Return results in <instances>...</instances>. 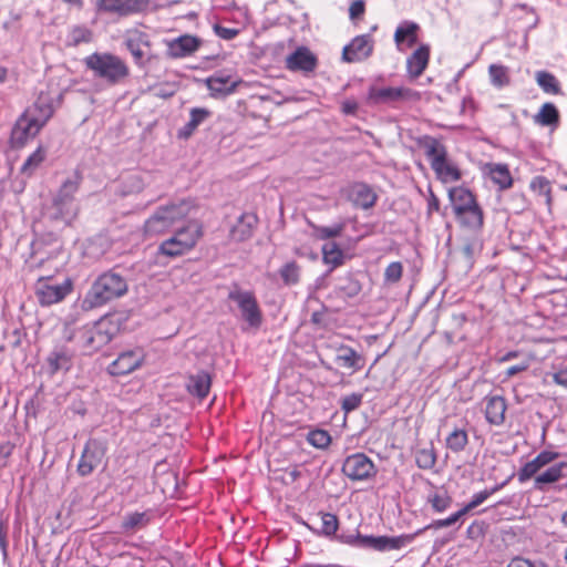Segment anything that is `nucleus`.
Returning <instances> with one entry per match:
<instances>
[{
  "label": "nucleus",
  "mask_w": 567,
  "mask_h": 567,
  "mask_svg": "<svg viewBox=\"0 0 567 567\" xmlns=\"http://www.w3.org/2000/svg\"><path fill=\"white\" fill-rule=\"evenodd\" d=\"M52 115V106L42 101H38L32 106L28 107L12 128V145L16 147L25 145L39 134Z\"/></svg>",
  "instance_id": "f257e3e1"
},
{
  "label": "nucleus",
  "mask_w": 567,
  "mask_h": 567,
  "mask_svg": "<svg viewBox=\"0 0 567 567\" xmlns=\"http://www.w3.org/2000/svg\"><path fill=\"white\" fill-rule=\"evenodd\" d=\"M194 203L190 199H178L156 208L145 220L144 234L157 236L169 230L176 223L186 218L193 210Z\"/></svg>",
  "instance_id": "f03ea898"
},
{
  "label": "nucleus",
  "mask_w": 567,
  "mask_h": 567,
  "mask_svg": "<svg viewBox=\"0 0 567 567\" xmlns=\"http://www.w3.org/2000/svg\"><path fill=\"white\" fill-rule=\"evenodd\" d=\"M126 292V279L114 271H107L99 276L93 282L84 297L83 307L85 309L97 308L124 296Z\"/></svg>",
  "instance_id": "7ed1b4c3"
},
{
  "label": "nucleus",
  "mask_w": 567,
  "mask_h": 567,
  "mask_svg": "<svg viewBox=\"0 0 567 567\" xmlns=\"http://www.w3.org/2000/svg\"><path fill=\"white\" fill-rule=\"evenodd\" d=\"M449 199L456 220L463 227L472 230L483 226L484 215L472 192L463 186L452 187Z\"/></svg>",
  "instance_id": "20e7f679"
},
{
  "label": "nucleus",
  "mask_w": 567,
  "mask_h": 567,
  "mask_svg": "<svg viewBox=\"0 0 567 567\" xmlns=\"http://www.w3.org/2000/svg\"><path fill=\"white\" fill-rule=\"evenodd\" d=\"M84 63L95 78L102 79L111 85L120 83L130 74L126 63L112 53H92L84 59Z\"/></svg>",
  "instance_id": "39448f33"
},
{
  "label": "nucleus",
  "mask_w": 567,
  "mask_h": 567,
  "mask_svg": "<svg viewBox=\"0 0 567 567\" xmlns=\"http://www.w3.org/2000/svg\"><path fill=\"white\" fill-rule=\"evenodd\" d=\"M117 326L110 318L87 324L75 334L76 342L84 353L91 354L106 346L117 333Z\"/></svg>",
  "instance_id": "423d86ee"
},
{
  "label": "nucleus",
  "mask_w": 567,
  "mask_h": 567,
  "mask_svg": "<svg viewBox=\"0 0 567 567\" xmlns=\"http://www.w3.org/2000/svg\"><path fill=\"white\" fill-rule=\"evenodd\" d=\"M202 236V225L197 221H189L171 238L164 240L158 247V252L167 257L182 256L192 250Z\"/></svg>",
  "instance_id": "0eeeda50"
},
{
  "label": "nucleus",
  "mask_w": 567,
  "mask_h": 567,
  "mask_svg": "<svg viewBox=\"0 0 567 567\" xmlns=\"http://www.w3.org/2000/svg\"><path fill=\"white\" fill-rule=\"evenodd\" d=\"M425 154L432 169L442 183H454L461 179L460 169L447 159L446 148L437 140L430 138L425 143Z\"/></svg>",
  "instance_id": "6e6552de"
},
{
  "label": "nucleus",
  "mask_w": 567,
  "mask_h": 567,
  "mask_svg": "<svg viewBox=\"0 0 567 567\" xmlns=\"http://www.w3.org/2000/svg\"><path fill=\"white\" fill-rule=\"evenodd\" d=\"M81 182V175L75 172L62 183L53 197V207L62 219L70 220L76 216L75 194L80 188Z\"/></svg>",
  "instance_id": "1a4fd4ad"
},
{
  "label": "nucleus",
  "mask_w": 567,
  "mask_h": 567,
  "mask_svg": "<svg viewBox=\"0 0 567 567\" xmlns=\"http://www.w3.org/2000/svg\"><path fill=\"white\" fill-rule=\"evenodd\" d=\"M228 299L236 303L246 329L257 330L262 323V312L254 292L235 288L229 291Z\"/></svg>",
  "instance_id": "9d476101"
},
{
  "label": "nucleus",
  "mask_w": 567,
  "mask_h": 567,
  "mask_svg": "<svg viewBox=\"0 0 567 567\" xmlns=\"http://www.w3.org/2000/svg\"><path fill=\"white\" fill-rule=\"evenodd\" d=\"M72 291V282L66 279L61 284H52L50 278L41 277L35 284V295L42 306H51L62 301Z\"/></svg>",
  "instance_id": "9b49d317"
},
{
  "label": "nucleus",
  "mask_w": 567,
  "mask_h": 567,
  "mask_svg": "<svg viewBox=\"0 0 567 567\" xmlns=\"http://www.w3.org/2000/svg\"><path fill=\"white\" fill-rule=\"evenodd\" d=\"M342 472L352 481H365L377 474V468L365 454L355 453L344 460Z\"/></svg>",
  "instance_id": "f8f14e48"
},
{
  "label": "nucleus",
  "mask_w": 567,
  "mask_h": 567,
  "mask_svg": "<svg viewBox=\"0 0 567 567\" xmlns=\"http://www.w3.org/2000/svg\"><path fill=\"white\" fill-rule=\"evenodd\" d=\"M105 452L106 447L101 441L96 439H90L86 442L82 455L79 460L78 473L81 476H87L92 474L93 471L102 463Z\"/></svg>",
  "instance_id": "ddd939ff"
},
{
  "label": "nucleus",
  "mask_w": 567,
  "mask_h": 567,
  "mask_svg": "<svg viewBox=\"0 0 567 567\" xmlns=\"http://www.w3.org/2000/svg\"><path fill=\"white\" fill-rule=\"evenodd\" d=\"M150 6V0H97L99 11L117 14L120 17L131 16L145 11Z\"/></svg>",
  "instance_id": "4468645a"
},
{
  "label": "nucleus",
  "mask_w": 567,
  "mask_h": 567,
  "mask_svg": "<svg viewBox=\"0 0 567 567\" xmlns=\"http://www.w3.org/2000/svg\"><path fill=\"white\" fill-rule=\"evenodd\" d=\"M145 359L143 349L135 348L123 351L110 364L109 372L112 375H125L140 368Z\"/></svg>",
  "instance_id": "2eb2a0df"
},
{
  "label": "nucleus",
  "mask_w": 567,
  "mask_h": 567,
  "mask_svg": "<svg viewBox=\"0 0 567 567\" xmlns=\"http://www.w3.org/2000/svg\"><path fill=\"white\" fill-rule=\"evenodd\" d=\"M374 42L370 34L358 35L343 48L342 60L348 63L361 62L373 52Z\"/></svg>",
  "instance_id": "dca6fc26"
},
{
  "label": "nucleus",
  "mask_w": 567,
  "mask_h": 567,
  "mask_svg": "<svg viewBox=\"0 0 567 567\" xmlns=\"http://www.w3.org/2000/svg\"><path fill=\"white\" fill-rule=\"evenodd\" d=\"M413 95L414 92L408 87L371 86L368 92L367 101L370 104H390L411 99Z\"/></svg>",
  "instance_id": "f3484780"
},
{
  "label": "nucleus",
  "mask_w": 567,
  "mask_h": 567,
  "mask_svg": "<svg viewBox=\"0 0 567 567\" xmlns=\"http://www.w3.org/2000/svg\"><path fill=\"white\" fill-rule=\"evenodd\" d=\"M166 54L172 59H183L193 55L202 44V40L195 35L183 34L178 38L167 40Z\"/></svg>",
  "instance_id": "a211bd4d"
},
{
  "label": "nucleus",
  "mask_w": 567,
  "mask_h": 567,
  "mask_svg": "<svg viewBox=\"0 0 567 567\" xmlns=\"http://www.w3.org/2000/svg\"><path fill=\"white\" fill-rule=\"evenodd\" d=\"M125 45L131 52L134 62L142 65L146 54L145 49L151 47L148 34L138 29L128 30L125 33Z\"/></svg>",
  "instance_id": "6ab92c4d"
},
{
  "label": "nucleus",
  "mask_w": 567,
  "mask_h": 567,
  "mask_svg": "<svg viewBox=\"0 0 567 567\" xmlns=\"http://www.w3.org/2000/svg\"><path fill=\"white\" fill-rule=\"evenodd\" d=\"M317 66V58L306 47L298 48L286 58V68L290 71L311 72Z\"/></svg>",
  "instance_id": "aec40b11"
},
{
  "label": "nucleus",
  "mask_w": 567,
  "mask_h": 567,
  "mask_svg": "<svg viewBox=\"0 0 567 567\" xmlns=\"http://www.w3.org/2000/svg\"><path fill=\"white\" fill-rule=\"evenodd\" d=\"M336 363L352 373L363 369L365 360L353 348L347 344H339L336 348Z\"/></svg>",
  "instance_id": "412c9836"
},
{
  "label": "nucleus",
  "mask_w": 567,
  "mask_h": 567,
  "mask_svg": "<svg viewBox=\"0 0 567 567\" xmlns=\"http://www.w3.org/2000/svg\"><path fill=\"white\" fill-rule=\"evenodd\" d=\"M485 419L491 425L501 426L505 421L506 401L501 395H489L484 399Z\"/></svg>",
  "instance_id": "4be33fe9"
},
{
  "label": "nucleus",
  "mask_w": 567,
  "mask_h": 567,
  "mask_svg": "<svg viewBox=\"0 0 567 567\" xmlns=\"http://www.w3.org/2000/svg\"><path fill=\"white\" fill-rule=\"evenodd\" d=\"M73 353L65 346H56L45 359L50 374L68 371L72 367Z\"/></svg>",
  "instance_id": "5701e85b"
},
{
  "label": "nucleus",
  "mask_w": 567,
  "mask_h": 567,
  "mask_svg": "<svg viewBox=\"0 0 567 567\" xmlns=\"http://www.w3.org/2000/svg\"><path fill=\"white\" fill-rule=\"evenodd\" d=\"M348 197L355 207L362 209L373 207L378 198L373 189L363 183L353 184L349 189Z\"/></svg>",
  "instance_id": "b1692460"
},
{
  "label": "nucleus",
  "mask_w": 567,
  "mask_h": 567,
  "mask_svg": "<svg viewBox=\"0 0 567 567\" xmlns=\"http://www.w3.org/2000/svg\"><path fill=\"white\" fill-rule=\"evenodd\" d=\"M558 453L551 451H543L535 458L527 462L518 473L520 482H525L536 475L544 466L548 465L558 457Z\"/></svg>",
  "instance_id": "393cba45"
},
{
  "label": "nucleus",
  "mask_w": 567,
  "mask_h": 567,
  "mask_svg": "<svg viewBox=\"0 0 567 567\" xmlns=\"http://www.w3.org/2000/svg\"><path fill=\"white\" fill-rule=\"evenodd\" d=\"M241 81L233 80L230 75L217 73L207 79V87L213 95H229L234 93Z\"/></svg>",
  "instance_id": "a878e982"
},
{
  "label": "nucleus",
  "mask_w": 567,
  "mask_h": 567,
  "mask_svg": "<svg viewBox=\"0 0 567 567\" xmlns=\"http://www.w3.org/2000/svg\"><path fill=\"white\" fill-rule=\"evenodd\" d=\"M421 533L422 530H417L414 534H404L400 536H377L374 550L390 551L401 549L411 544L415 536L420 535Z\"/></svg>",
  "instance_id": "bb28decb"
},
{
  "label": "nucleus",
  "mask_w": 567,
  "mask_h": 567,
  "mask_svg": "<svg viewBox=\"0 0 567 567\" xmlns=\"http://www.w3.org/2000/svg\"><path fill=\"white\" fill-rule=\"evenodd\" d=\"M430 59V48L421 45L406 60V69L409 74L416 79L426 69Z\"/></svg>",
  "instance_id": "cd10ccee"
},
{
  "label": "nucleus",
  "mask_w": 567,
  "mask_h": 567,
  "mask_svg": "<svg viewBox=\"0 0 567 567\" xmlns=\"http://www.w3.org/2000/svg\"><path fill=\"white\" fill-rule=\"evenodd\" d=\"M212 385L210 375L205 371H199L195 374L189 375L186 388L187 391L197 396L199 400H203L207 396Z\"/></svg>",
  "instance_id": "c85d7f7f"
},
{
  "label": "nucleus",
  "mask_w": 567,
  "mask_h": 567,
  "mask_svg": "<svg viewBox=\"0 0 567 567\" xmlns=\"http://www.w3.org/2000/svg\"><path fill=\"white\" fill-rule=\"evenodd\" d=\"M419 25L415 22L405 21L401 23L394 33V41L398 47L406 42L409 48L413 47L417 41Z\"/></svg>",
  "instance_id": "c756f323"
},
{
  "label": "nucleus",
  "mask_w": 567,
  "mask_h": 567,
  "mask_svg": "<svg viewBox=\"0 0 567 567\" xmlns=\"http://www.w3.org/2000/svg\"><path fill=\"white\" fill-rule=\"evenodd\" d=\"M93 39V32L86 25H72L66 35L65 44L68 47H78L83 43H90Z\"/></svg>",
  "instance_id": "7c9ffc66"
},
{
  "label": "nucleus",
  "mask_w": 567,
  "mask_h": 567,
  "mask_svg": "<svg viewBox=\"0 0 567 567\" xmlns=\"http://www.w3.org/2000/svg\"><path fill=\"white\" fill-rule=\"evenodd\" d=\"M535 123L543 126L557 125L559 122V113L553 103H545L539 112L534 116Z\"/></svg>",
  "instance_id": "2f4dec72"
},
{
  "label": "nucleus",
  "mask_w": 567,
  "mask_h": 567,
  "mask_svg": "<svg viewBox=\"0 0 567 567\" xmlns=\"http://www.w3.org/2000/svg\"><path fill=\"white\" fill-rule=\"evenodd\" d=\"M252 216H240L237 224L230 230L231 238L237 241H244L248 239L252 234Z\"/></svg>",
  "instance_id": "473e14b6"
},
{
  "label": "nucleus",
  "mask_w": 567,
  "mask_h": 567,
  "mask_svg": "<svg viewBox=\"0 0 567 567\" xmlns=\"http://www.w3.org/2000/svg\"><path fill=\"white\" fill-rule=\"evenodd\" d=\"M529 187L535 194L545 197V204H546L548 210L550 212L551 205H553V197H551V186H550V182L548 181V178H546L545 176H540V175L535 176L530 181Z\"/></svg>",
  "instance_id": "72a5a7b5"
},
{
  "label": "nucleus",
  "mask_w": 567,
  "mask_h": 567,
  "mask_svg": "<svg viewBox=\"0 0 567 567\" xmlns=\"http://www.w3.org/2000/svg\"><path fill=\"white\" fill-rule=\"evenodd\" d=\"M488 75L493 86L502 89L511 83L509 70L502 64H491Z\"/></svg>",
  "instance_id": "f704fd0d"
},
{
  "label": "nucleus",
  "mask_w": 567,
  "mask_h": 567,
  "mask_svg": "<svg viewBox=\"0 0 567 567\" xmlns=\"http://www.w3.org/2000/svg\"><path fill=\"white\" fill-rule=\"evenodd\" d=\"M150 522V516L146 512H134L126 514L122 522V529L124 532H134L146 526Z\"/></svg>",
  "instance_id": "c9c22d12"
},
{
  "label": "nucleus",
  "mask_w": 567,
  "mask_h": 567,
  "mask_svg": "<svg viewBox=\"0 0 567 567\" xmlns=\"http://www.w3.org/2000/svg\"><path fill=\"white\" fill-rule=\"evenodd\" d=\"M564 463L556 464L547 468L535 477V487L543 489L545 485L555 483L560 480Z\"/></svg>",
  "instance_id": "e433bc0d"
},
{
  "label": "nucleus",
  "mask_w": 567,
  "mask_h": 567,
  "mask_svg": "<svg viewBox=\"0 0 567 567\" xmlns=\"http://www.w3.org/2000/svg\"><path fill=\"white\" fill-rule=\"evenodd\" d=\"M468 443L467 432L463 429H454L446 437L445 444L454 453L463 451Z\"/></svg>",
  "instance_id": "4c0bfd02"
},
{
  "label": "nucleus",
  "mask_w": 567,
  "mask_h": 567,
  "mask_svg": "<svg viewBox=\"0 0 567 567\" xmlns=\"http://www.w3.org/2000/svg\"><path fill=\"white\" fill-rule=\"evenodd\" d=\"M489 176L492 181L497 184L502 189H506L512 186L513 179L508 167L504 164H495L489 169Z\"/></svg>",
  "instance_id": "58836bf2"
},
{
  "label": "nucleus",
  "mask_w": 567,
  "mask_h": 567,
  "mask_svg": "<svg viewBox=\"0 0 567 567\" xmlns=\"http://www.w3.org/2000/svg\"><path fill=\"white\" fill-rule=\"evenodd\" d=\"M47 153L42 146H39L21 166V173L28 176L32 175L45 159Z\"/></svg>",
  "instance_id": "ea45409f"
},
{
  "label": "nucleus",
  "mask_w": 567,
  "mask_h": 567,
  "mask_svg": "<svg viewBox=\"0 0 567 567\" xmlns=\"http://www.w3.org/2000/svg\"><path fill=\"white\" fill-rule=\"evenodd\" d=\"M427 502L431 504L434 512L443 513L450 508L452 498L446 492L435 491L429 495Z\"/></svg>",
  "instance_id": "a19ab883"
},
{
  "label": "nucleus",
  "mask_w": 567,
  "mask_h": 567,
  "mask_svg": "<svg viewBox=\"0 0 567 567\" xmlns=\"http://www.w3.org/2000/svg\"><path fill=\"white\" fill-rule=\"evenodd\" d=\"M416 465L422 470H430L436 463V454L433 446L423 447L415 453Z\"/></svg>",
  "instance_id": "79ce46f5"
},
{
  "label": "nucleus",
  "mask_w": 567,
  "mask_h": 567,
  "mask_svg": "<svg viewBox=\"0 0 567 567\" xmlns=\"http://www.w3.org/2000/svg\"><path fill=\"white\" fill-rule=\"evenodd\" d=\"M536 81L538 85L546 92L550 94H558L559 93V83L557 79L545 71H539L536 74Z\"/></svg>",
  "instance_id": "37998d69"
},
{
  "label": "nucleus",
  "mask_w": 567,
  "mask_h": 567,
  "mask_svg": "<svg viewBox=\"0 0 567 567\" xmlns=\"http://www.w3.org/2000/svg\"><path fill=\"white\" fill-rule=\"evenodd\" d=\"M307 441L316 449H326L331 443L330 434L324 430H312L307 435Z\"/></svg>",
  "instance_id": "c03bdc74"
},
{
  "label": "nucleus",
  "mask_w": 567,
  "mask_h": 567,
  "mask_svg": "<svg viewBox=\"0 0 567 567\" xmlns=\"http://www.w3.org/2000/svg\"><path fill=\"white\" fill-rule=\"evenodd\" d=\"M299 276L300 268L295 261L287 262L280 269V277L285 285H296L299 281Z\"/></svg>",
  "instance_id": "a18cd8bd"
},
{
  "label": "nucleus",
  "mask_w": 567,
  "mask_h": 567,
  "mask_svg": "<svg viewBox=\"0 0 567 567\" xmlns=\"http://www.w3.org/2000/svg\"><path fill=\"white\" fill-rule=\"evenodd\" d=\"M502 485H497L493 487L492 489H484L473 495L472 499L462 507L463 513L466 515L472 509L480 506L482 503H484L489 496H492L495 492H497Z\"/></svg>",
  "instance_id": "49530a36"
},
{
  "label": "nucleus",
  "mask_w": 567,
  "mask_h": 567,
  "mask_svg": "<svg viewBox=\"0 0 567 567\" xmlns=\"http://www.w3.org/2000/svg\"><path fill=\"white\" fill-rule=\"evenodd\" d=\"M323 260L326 264L338 266L342 262V251L337 244L328 243L322 247Z\"/></svg>",
  "instance_id": "de8ad7c7"
},
{
  "label": "nucleus",
  "mask_w": 567,
  "mask_h": 567,
  "mask_svg": "<svg viewBox=\"0 0 567 567\" xmlns=\"http://www.w3.org/2000/svg\"><path fill=\"white\" fill-rule=\"evenodd\" d=\"M320 532L326 536L334 535L338 530V517L332 513H322L320 516Z\"/></svg>",
  "instance_id": "09e8293b"
},
{
  "label": "nucleus",
  "mask_w": 567,
  "mask_h": 567,
  "mask_svg": "<svg viewBox=\"0 0 567 567\" xmlns=\"http://www.w3.org/2000/svg\"><path fill=\"white\" fill-rule=\"evenodd\" d=\"M403 266L400 261H393L384 270L385 284H396L402 278Z\"/></svg>",
  "instance_id": "8fccbe9b"
},
{
  "label": "nucleus",
  "mask_w": 567,
  "mask_h": 567,
  "mask_svg": "<svg viewBox=\"0 0 567 567\" xmlns=\"http://www.w3.org/2000/svg\"><path fill=\"white\" fill-rule=\"evenodd\" d=\"M343 230V225L338 224L334 226H322L316 228V235L320 239H329L338 237Z\"/></svg>",
  "instance_id": "3c124183"
},
{
  "label": "nucleus",
  "mask_w": 567,
  "mask_h": 567,
  "mask_svg": "<svg viewBox=\"0 0 567 567\" xmlns=\"http://www.w3.org/2000/svg\"><path fill=\"white\" fill-rule=\"evenodd\" d=\"M362 402V394L352 393L342 399L341 408L346 413L357 410Z\"/></svg>",
  "instance_id": "603ef678"
},
{
  "label": "nucleus",
  "mask_w": 567,
  "mask_h": 567,
  "mask_svg": "<svg viewBox=\"0 0 567 567\" xmlns=\"http://www.w3.org/2000/svg\"><path fill=\"white\" fill-rule=\"evenodd\" d=\"M8 525L7 523L0 517V549L2 551L3 557H7L8 555Z\"/></svg>",
  "instance_id": "864d4df0"
},
{
  "label": "nucleus",
  "mask_w": 567,
  "mask_h": 567,
  "mask_svg": "<svg viewBox=\"0 0 567 567\" xmlns=\"http://www.w3.org/2000/svg\"><path fill=\"white\" fill-rule=\"evenodd\" d=\"M214 31L219 38L224 40H233L238 34L237 29L226 28L219 24L214 25Z\"/></svg>",
  "instance_id": "5fc2aeb1"
},
{
  "label": "nucleus",
  "mask_w": 567,
  "mask_h": 567,
  "mask_svg": "<svg viewBox=\"0 0 567 567\" xmlns=\"http://www.w3.org/2000/svg\"><path fill=\"white\" fill-rule=\"evenodd\" d=\"M364 2L362 0H355L350 4L349 17L351 20L358 19L364 13Z\"/></svg>",
  "instance_id": "6e6d98bb"
},
{
  "label": "nucleus",
  "mask_w": 567,
  "mask_h": 567,
  "mask_svg": "<svg viewBox=\"0 0 567 567\" xmlns=\"http://www.w3.org/2000/svg\"><path fill=\"white\" fill-rule=\"evenodd\" d=\"M375 543H377V536H372V535H370V536L358 535V537L355 538V544L362 548L374 549Z\"/></svg>",
  "instance_id": "4d7b16f0"
},
{
  "label": "nucleus",
  "mask_w": 567,
  "mask_h": 567,
  "mask_svg": "<svg viewBox=\"0 0 567 567\" xmlns=\"http://www.w3.org/2000/svg\"><path fill=\"white\" fill-rule=\"evenodd\" d=\"M208 111L205 109H193L190 111L189 121L192 124L199 125L208 116Z\"/></svg>",
  "instance_id": "13d9d810"
},
{
  "label": "nucleus",
  "mask_w": 567,
  "mask_h": 567,
  "mask_svg": "<svg viewBox=\"0 0 567 567\" xmlns=\"http://www.w3.org/2000/svg\"><path fill=\"white\" fill-rule=\"evenodd\" d=\"M358 106L357 101L349 99L342 102L341 110L347 115H353L355 114Z\"/></svg>",
  "instance_id": "bf43d9fd"
},
{
  "label": "nucleus",
  "mask_w": 567,
  "mask_h": 567,
  "mask_svg": "<svg viewBox=\"0 0 567 567\" xmlns=\"http://www.w3.org/2000/svg\"><path fill=\"white\" fill-rule=\"evenodd\" d=\"M529 367V362L526 361V362H522L519 364H515V365H512L509 367L507 370H506V377L507 378H512L525 370H527Z\"/></svg>",
  "instance_id": "052dcab7"
},
{
  "label": "nucleus",
  "mask_w": 567,
  "mask_h": 567,
  "mask_svg": "<svg viewBox=\"0 0 567 567\" xmlns=\"http://www.w3.org/2000/svg\"><path fill=\"white\" fill-rule=\"evenodd\" d=\"M463 516H465V514L463 513L462 508L457 512H455L454 514L450 515L449 517L446 518H443V525L444 527H449V526H452L454 525L455 523H457Z\"/></svg>",
  "instance_id": "680f3d73"
},
{
  "label": "nucleus",
  "mask_w": 567,
  "mask_h": 567,
  "mask_svg": "<svg viewBox=\"0 0 567 567\" xmlns=\"http://www.w3.org/2000/svg\"><path fill=\"white\" fill-rule=\"evenodd\" d=\"M440 209V200L434 195L432 190H430V196L427 199V213L432 214L433 212H437Z\"/></svg>",
  "instance_id": "e2e57ef3"
},
{
  "label": "nucleus",
  "mask_w": 567,
  "mask_h": 567,
  "mask_svg": "<svg viewBox=\"0 0 567 567\" xmlns=\"http://www.w3.org/2000/svg\"><path fill=\"white\" fill-rule=\"evenodd\" d=\"M553 380L555 383L567 389V369L560 370L553 374Z\"/></svg>",
  "instance_id": "0e129e2a"
},
{
  "label": "nucleus",
  "mask_w": 567,
  "mask_h": 567,
  "mask_svg": "<svg viewBox=\"0 0 567 567\" xmlns=\"http://www.w3.org/2000/svg\"><path fill=\"white\" fill-rule=\"evenodd\" d=\"M507 567H534V565L528 559L516 557L511 560Z\"/></svg>",
  "instance_id": "69168bd1"
},
{
  "label": "nucleus",
  "mask_w": 567,
  "mask_h": 567,
  "mask_svg": "<svg viewBox=\"0 0 567 567\" xmlns=\"http://www.w3.org/2000/svg\"><path fill=\"white\" fill-rule=\"evenodd\" d=\"M441 528H444L443 520L436 519V520H433L431 524H429L426 527H424L421 530L423 532L424 529H441Z\"/></svg>",
  "instance_id": "338daca9"
},
{
  "label": "nucleus",
  "mask_w": 567,
  "mask_h": 567,
  "mask_svg": "<svg viewBox=\"0 0 567 567\" xmlns=\"http://www.w3.org/2000/svg\"><path fill=\"white\" fill-rule=\"evenodd\" d=\"M197 126H198V125H196V124H192V122H190V121H188V123H187V124H186V126H185L186 134H187V135L192 134V133L196 130V127H197Z\"/></svg>",
  "instance_id": "774afa93"
}]
</instances>
